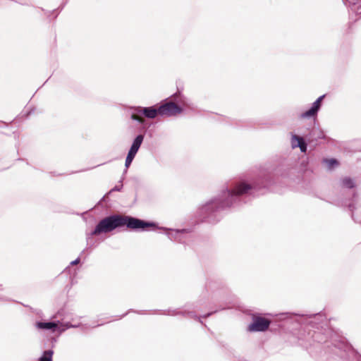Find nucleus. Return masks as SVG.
Listing matches in <instances>:
<instances>
[{"instance_id": "14", "label": "nucleus", "mask_w": 361, "mask_h": 361, "mask_svg": "<svg viewBox=\"0 0 361 361\" xmlns=\"http://www.w3.org/2000/svg\"><path fill=\"white\" fill-rule=\"evenodd\" d=\"M133 161V159H130V157H126V163H125V166L126 169H128L129 167V166L131 164Z\"/></svg>"}, {"instance_id": "16", "label": "nucleus", "mask_w": 361, "mask_h": 361, "mask_svg": "<svg viewBox=\"0 0 361 361\" xmlns=\"http://www.w3.org/2000/svg\"><path fill=\"white\" fill-rule=\"evenodd\" d=\"M135 155H136V153L129 151L127 157H130V159H132L133 160Z\"/></svg>"}, {"instance_id": "11", "label": "nucleus", "mask_w": 361, "mask_h": 361, "mask_svg": "<svg viewBox=\"0 0 361 361\" xmlns=\"http://www.w3.org/2000/svg\"><path fill=\"white\" fill-rule=\"evenodd\" d=\"M342 186L347 188H353L355 187V183L353 179L346 177L341 180Z\"/></svg>"}, {"instance_id": "7", "label": "nucleus", "mask_w": 361, "mask_h": 361, "mask_svg": "<svg viewBox=\"0 0 361 361\" xmlns=\"http://www.w3.org/2000/svg\"><path fill=\"white\" fill-rule=\"evenodd\" d=\"M137 114H143L148 118H154L159 114V108L156 109L154 106L151 107H139L137 109Z\"/></svg>"}, {"instance_id": "12", "label": "nucleus", "mask_w": 361, "mask_h": 361, "mask_svg": "<svg viewBox=\"0 0 361 361\" xmlns=\"http://www.w3.org/2000/svg\"><path fill=\"white\" fill-rule=\"evenodd\" d=\"M52 350H47L44 353L43 355L40 357V361H52Z\"/></svg>"}, {"instance_id": "17", "label": "nucleus", "mask_w": 361, "mask_h": 361, "mask_svg": "<svg viewBox=\"0 0 361 361\" xmlns=\"http://www.w3.org/2000/svg\"><path fill=\"white\" fill-rule=\"evenodd\" d=\"M79 262H80V258H77L75 260H74V261H73V262H71V264H72V265L77 264H78V263H79Z\"/></svg>"}, {"instance_id": "15", "label": "nucleus", "mask_w": 361, "mask_h": 361, "mask_svg": "<svg viewBox=\"0 0 361 361\" xmlns=\"http://www.w3.org/2000/svg\"><path fill=\"white\" fill-rule=\"evenodd\" d=\"M132 118L133 120L138 121L139 122H142V119L141 118H140L138 115L133 114L132 116Z\"/></svg>"}, {"instance_id": "6", "label": "nucleus", "mask_w": 361, "mask_h": 361, "mask_svg": "<svg viewBox=\"0 0 361 361\" xmlns=\"http://www.w3.org/2000/svg\"><path fill=\"white\" fill-rule=\"evenodd\" d=\"M324 95L320 96L313 104L312 107L307 111L302 114V118H308L314 116L320 107V104Z\"/></svg>"}, {"instance_id": "8", "label": "nucleus", "mask_w": 361, "mask_h": 361, "mask_svg": "<svg viewBox=\"0 0 361 361\" xmlns=\"http://www.w3.org/2000/svg\"><path fill=\"white\" fill-rule=\"evenodd\" d=\"M143 139H144V136L142 135H137L135 139L134 140L131 147H130V149L129 151L130 152H135L137 154L139 148L141 146V144L143 141Z\"/></svg>"}, {"instance_id": "5", "label": "nucleus", "mask_w": 361, "mask_h": 361, "mask_svg": "<svg viewBox=\"0 0 361 361\" xmlns=\"http://www.w3.org/2000/svg\"><path fill=\"white\" fill-rule=\"evenodd\" d=\"M270 325V321L263 317H257L249 325L250 331H264L267 330Z\"/></svg>"}, {"instance_id": "3", "label": "nucleus", "mask_w": 361, "mask_h": 361, "mask_svg": "<svg viewBox=\"0 0 361 361\" xmlns=\"http://www.w3.org/2000/svg\"><path fill=\"white\" fill-rule=\"evenodd\" d=\"M121 226H126L128 228L133 230H144L147 227L152 226V223L145 222L139 219L128 216H121Z\"/></svg>"}, {"instance_id": "1", "label": "nucleus", "mask_w": 361, "mask_h": 361, "mask_svg": "<svg viewBox=\"0 0 361 361\" xmlns=\"http://www.w3.org/2000/svg\"><path fill=\"white\" fill-rule=\"evenodd\" d=\"M121 226V215H112L101 220L92 231V235L110 232Z\"/></svg>"}, {"instance_id": "9", "label": "nucleus", "mask_w": 361, "mask_h": 361, "mask_svg": "<svg viewBox=\"0 0 361 361\" xmlns=\"http://www.w3.org/2000/svg\"><path fill=\"white\" fill-rule=\"evenodd\" d=\"M293 140H296L298 141V144L297 145H295L293 143V147H299L301 152H305L306 150H307V146H306V144L305 143L303 139L300 137H298L297 135H293Z\"/></svg>"}, {"instance_id": "2", "label": "nucleus", "mask_w": 361, "mask_h": 361, "mask_svg": "<svg viewBox=\"0 0 361 361\" xmlns=\"http://www.w3.org/2000/svg\"><path fill=\"white\" fill-rule=\"evenodd\" d=\"M251 189L250 185L245 183L238 184L233 190H227L224 192V195L227 199L221 203V207H229L232 204L233 201L235 200L239 195L247 193Z\"/></svg>"}, {"instance_id": "4", "label": "nucleus", "mask_w": 361, "mask_h": 361, "mask_svg": "<svg viewBox=\"0 0 361 361\" xmlns=\"http://www.w3.org/2000/svg\"><path fill=\"white\" fill-rule=\"evenodd\" d=\"M181 111V109L173 102H167L159 107V114L161 116H175Z\"/></svg>"}, {"instance_id": "10", "label": "nucleus", "mask_w": 361, "mask_h": 361, "mask_svg": "<svg viewBox=\"0 0 361 361\" xmlns=\"http://www.w3.org/2000/svg\"><path fill=\"white\" fill-rule=\"evenodd\" d=\"M36 326L38 329H41L54 330L57 327V324L55 322H37Z\"/></svg>"}, {"instance_id": "13", "label": "nucleus", "mask_w": 361, "mask_h": 361, "mask_svg": "<svg viewBox=\"0 0 361 361\" xmlns=\"http://www.w3.org/2000/svg\"><path fill=\"white\" fill-rule=\"evenodd\" d=\"M324 161L326 163L327 166L329 169H331L335 166H338V163L336 159H325Z\"/></svg>"}]
</instances>
